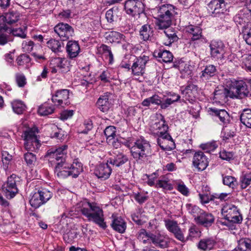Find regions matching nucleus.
<instances>
[{"label":"nucleus","mask_w":251,"mask_h":251,"mask_svg":"<svg viewBox=\"0 0 251 251\" xmlns=\"http://www.w3.org/2000/svg\"><path fill=\"white\" fill-rule=\"evenodd\" d=\"M40 196V195H38L37 192H35L33 194L29 200L30 204L32 207L37 208L39 207L42 204H44Z\"/></svg>","instance_id":"a18cd8bd"},{"label":"nucleus","mask_w":251,"mask_h":251,"mask_svg":"<svg viewBox=\"0 0 251 251\" xmlns=\"http://www.w3.org/2000/svg\"><path fill=\"white\" fill-rule=\"evenodd\" d=\"M106 38L110 43H119L125 41V36L124 35L114 31L107 33Z\"/></svg>","instance_id":"72a5a7b5"},{"label":"nucleus","mask_w":251,"mask_h":251,"mask_svg":"<svg viewBox=\"0 0 251 251\" xmlns=\"http://www.w3.org/2000/svg\"><path fill=\"white\" fill-rule=\"evenodd\" d=\"M156 188H161L166 190H172L173 189V185L170 183L169 179L165 176H162L158 179L156 184Z\"/></svg>","instance_id":"58836bf2"},{"label":"nucleus","mask_w":251,"mask_h":251,"mask_svg":"<svg viewBox=\"0 0 251 251\" xmlns=\"http://www.w3.org/2000/svg\"><path fill=\"white\" fill-rule=\"evenodd\" d=\"M34 47V43L30 40H26L23 42L22 48L24 51L30 52L32 50Z\"/></svg>","instance_id":"338daca9"},{"label":"nucleus","mask_w":251,"mask_h":251,"mask_svg":"<svg viewBox=\"0 0 251 251\" xmlns=\"http://www.w3.org/2000/svg\"><path fill=\"white\" fill-rule=\"evenodd\" d=\"M151 240L155 246L164 249L169 247L171 239L166 234L157 233L151 234Z\"/></svg>","instance_id":"dca6fc26"},{"label":"nucleus","mask_w":251,"mask_h":251,"mask_svg":"<svg viewBox=\"0 0 251 251\" xmlns=\"http://www.w3.org/2000/svg\"><path fill=\"white\" fill-rule=\"evenodd\" d=\"M251 20V11L247 9L240 10L233 17V21L237 25L244 27L246 24L249 23Z\"/></svg>","instance_id":"a211bd4d"},{"label":"nucleus","mask_w":251,"mask_h":251,"mask_svg":"<svg viewBox=\"0 0 251 251\" xmlns=\"http://www.w3.org/2000/svg\"><path fill=\"white\" fill-rule=\"evenodd\" d=\"M54 172L58 177L61 178L72 176L69 171V165L66 162L56 165Z\"/></svg>","instance_id":"bb28decb"},{"label":"nucleus","mask_w":251,"mask_h":251,"mask_svg":"<svg viewBox=\"0 0 251 251\" xmlns=\"http://www.w3.org/2000/svg\"><path fill=\"white\" fill-rule=\"evenodd\" d=\"M1 158L5 169L7 168L9 162L12 159V155H10L7 151H3L2 152Z\"/></svg>","instance_id":"e2e57ef3"},{"label":"nucleus","mask_w":251,"mask_h":251,"mask_svg":"<svg viewBox=\"0 0 251 251\" xmlns=\"http://www.w3.org/2000/svg\"><path fill=\"white\" fill-rule=\"evenodd\" d=\"M104 133L106 138L107 142L110 144L112 140L115 139L116 136V128L113 126H108L104 130Z\"/></svg>","instance_id":"37998d69"},{"label":"nucleus","mask_w":251,"mask_h":251,"mask_svg":"<svg viewBox=\"0 0 251 251\" xmlns=\"http://www.w3.org/2000/svg\"><path fill=\"white\" fill-rule=\"evenodd\" d=\"M66 49L68 56L71 59H73L77 57L80 50L78 42L73 40H70L68 42Z\"/></svg>","instance_id":"b1692460"},{"label":"nucleus","mask_w":251,"mask_h":251,"mask_svg":"<svg viewBox=\"0 0 251 251\" xmlns=\"http://www.w3.org/2000/svg\"><path fill=\"white\" fill-rule=\"evenodd\" d=\"M207 116L217 120H219L220 124L227 125L230 121V118L228 112L225 109H220L215 107L208 108L207 110Z\"/></svg>","instance_id":"1a4fd4ad"},{"label":"nucleus","mask_w":251,"mask_h":251,"mask_svg":"<svg viewBox=\"0 0 251 251\" xmlns=\"http://www.w3.org/2000/svg\"><path fill=\"white\" fill-rule=\"evenodd\" d=\"M157 144L163 150H171L175 146V143L169 134L157 136Z\"/></svg>","instance_id":"aec40b11"},{"label":"nucleus","mask_w":251,"mask_h":251,"mask_svg":"<svg viewBox=\"0 0 251 251\" xmlns=\"http://www.w3.org/2000/svg\"><path fill=\"white\" fill-rule=\"evenodd\" d=\"M68 146L63 145L57 148H51L47 152L46 156L50 161L57 165L65 163L67 157Z\"/></svg>","instance_id":"423d86ee"},{"label":"nucleus","mask_w":251,"mask_h":251,"mask_svg":"<svg viewBox=\"0 0 251 251\" xmlns=\"http://www.w3.org/2000/svg\"><path fill=\"white\" fill-rule=\"evenodd\" d=\"M69 90L62 89L57 91L55 94L52 95L51 100L56 105L63 106V105L69 104Z\"/></svg>","instance_id":"f3484780"},{"label":"nucleus","mask_w":251,"mask_h":251,"mask_svg":"<svg viewBox=\"0 0 251 251\" xmlns=\"http://www.w3.org/2000/svg\"><path fill=\"white\" fill-rule=\"evenodd\" d=\"M171 232L174 235L175 238L177 240L182 242L184 241V236L183 232L179 226L173 230Z\"/></svg>","instance_id":"0e129e2a"},{"label":"nucleus","mask_w":251,"mask_h":251,"mask_svg":"<svg viewBox=\"0 0 251 251\" xmlns=\"http://www.w3.org/2000/svg\"><path fill=\"white\" fill-rule=\"evenodd\" d=\"M226 4L225 0H212L207 4L208 12L212 16H219L226 11Z\"/></svg>","instance_id":"9b49d317"},{"label":"nucleus","mask_w":251,"mask_h":251,"mask_svg":"<svg viewBox=\"0 0 251 251\" xmlns=\"http://www.w3.org/2000/svg\"><path fill=\"white\" fill-rule=\"evenodd\" d=\"M222 214L226 221L234 223H240L243 220L239 209L232 204H225L222 209Z\"/></svg>","instance_id":"0eeeda50"},{"label":"nucleus","mask_w":251,"mask_h":251,"mask_svg":"<svg viewBox=\"0 0 251 251\" xmlns=\"http://www.w3.org/2000/svg\"><path fill=\"white\" fill-rule=\"evenodd\" d=\"M15 79L18 86L20 87H24L26 83V78L23 74H16Z\"/></svg>","instance_id":"13d9d810"},{"label":"nucleus","mask_w":251,"mask_h":251,"mask_svg":"<svg viewBox=\"0 0 251 251\" xmlns=\"http://www.w3.org/2000/svg\"><path fill=\"white\" fill-rule=\"evenodd\" d=\"M151 233H148L145 229H140L137 234L138 239L146 244L149 240H151Z\"/></svg>","instance_id":"8fccbe9b"},{"label":"nucleus","mask_w":251,"mask_h":251,"mask_svg":"<svg viewBox=\"0 0 251 251\" xmlns=\"http://www.w3.org/2000/svg\"><path fill=\"white\" fill-rule=\"evenodd\" d=\"M233 250L251 251V240L248 238L240 239L238 242V246Z\"/></svg>","instance_id":"e433bc0d"},{"label":"nucleus","mask_w":251,"mask_h":251,"mask_svg":"<svg viewBox=\"0 0 251 251\" xmlns=\"http://www.w3.org/2000/svg\"><path fill=\"white\" fill-rule=\"evenodd\" d=\"M236 179L234 177L230 176H223V183L230 187L233 188L235 186Z\"/></svg>","instance_id":"bf43d9fd"},{"label":"nucleus","mask_w":251,"mask_h":251,"mask_svg":"<svg viewBox=\"0 0 251 251\" xmlns=\"http://www.w3.org/2000/svg\"><path fill=\"white\" fill-rule=\"evenodd\" d=\"M8 30L5 25L0 24V45H4L12 39L7 31Z\"/></svg>","instance_id":"c9c22d12"},{"label":"nucleus","mask_w":251,"mask_h":251,"mask_svg":"<svg viewBox=\"0 0 251 251\" xmlns=\"http://www.w3.org/2000/svg\"><path fill=\"white\" fill-rule=\"evenodd\" d=\"M20 16V14L17 10H11L4 14L2 19L5 23L12 25L19 21Z\"/></svg>","instance_id":"c756f323"},{"label":"nucleus","mask_w":251,"mask_h":251,"mask_svg":"<svg viewBox=\"0 0 251 251\" xmlns=\"http://www.w3.org/2000/svg\"><path fill=\"white\" fill-rule=\"evenodd\" d=\"M156 116L157 119L151 127L152 133L157 136L169 134L167 132L168 126L165 120L164 117L161 114H156Z\"/></svg>","instance_id":"f8f14e48"},{"label":"nucleus","mask_w":251,"mask_h":251,"mask_svg":"<svg viewBox=\"0 0 251 251\" xmlns=\"http://www.w3.org/2000/svg\"><path fill=\"white\" fill-rule=\"evenodd\" d=\"M218 147L216 141H213L205 144V152L211 153Z\"/></svg>","instance_id":"69168bd1"},{"label":"nucleus","mask_w":251,"mask_h":251,"mask_svg":"<svg viewBox=\"0 0 251 251\" xmlns=\"http://www.w3.org/2000/svg\"><path fill=\"white\" fill-rule=\"evenodd\" d=\"M52 61L62 73L67 72L70 70V61L67 58L57 57L53 59Z\"/></svg>","instance_id":"cd10ccee"},{"label":"nucleus","mask_w":251,"mask_h":251,"mask_svg":"<svg viewBox=\"0 0 251 251\" xmlns=\"http://www.w3.org/2000/svg\"><path fill=\"white\" fill-rule=\"evenodd\" d=\"M192 164L198 171L204 170V153L199 151H196L193 158Z\"/></svg>","instance_id":"a878e982"},{"label":"nucleus","mask_w":251,"mask_h":251,"mask_svg":"<svg viewBox=\"0 0 251 251\" xmlns=\"http://www.w3.org/2000/svg\"><path fill=\"white\" fill-rule=\"evenodd\" d=\"M37 193L40 195V197L44 204L46 203L52 196V193L46 189L38 190Z\"/></svg>","instance_id":"09e8293b"},{"label":"nucleus","mask_w":251,"mask_h":251,"mask_svg":"<svg viewBox=\"0 0 251 251\" xmlns=\"http://www.w3.org/2000/svg\"><path fill=\"white\" fill-rule=\"evenodd\" d=\"M125 9L127 14L135 16L143 13L145 7L140 0H127L125 3Z\"/></svg>","instance_id":"9d476101"},{"label":"nucleus","mask_w":251,"mask_h":251,"mask_svg":"<svg viewBox=\"0 0 251 251\" xmlns=\"http://www.w3.org/2000/svg\"><path fill=\"white\" fill-rule=\"evenodd\" d=\"M128 139L125 142V145L130 150L131 155L137 162H147L151 156V149L149 141L141 137L132 142Z\"/></svg>","instance_id":"f257e3e1"},{"label":"nucleus","mask_w":251,"mask_h":251,"mask_svg":"<svg viewBox=\"0 0 251 251\" xmlns=\"http://www.w3.org/2000/svg\"><path fill=\"white\" fill-rule=\"evenodd\" d=\"M181 91L182 95V100L184 101L187 100L192 103L196 97L198 87L193 84H190L187 85L184 89H182V88H181Z\"/></svg>","instance_id":"6ab92c4d"},{"label":"nucleus","mask_w":251,"mask_h":251,"mask_svg":"<svg viewBox=\"0 0 251 251\" xmlns=\"http://www.w3.org/2000/svg\"><path fill=\"white\" fill-rule=\"evenodd\" d=\"M149 60V57L145 55L136 58L131 67L132 74L135 76L143 75L145 72L146 64Z\"/></svg>","instance_id":"4468645a"},{"label":"nucleus","mask_w":251,"mask_h":251,"mask_svg":"<svg viewBox=\"0 0 251 251\" xmlns=\"http://www.w3.org/2000/svg\"><path fill=\"white\" fill-rule=\"evenodd\" d=\"M151 104L160 105V97L157 95H154L151 97L145 99L142 102V104L144 106H149Z\"/></svg>","instance_id":"c03bdc74"},{"label":"nucleus","mask_w":251,"mask_h":251,"mask_svg":"<svg viewBox=\"0 0 251 251\" xmlns=\"http://www.w3.org/2000/svg\"><path fill=\"white\" fill-rule=\"evenodd\" d=\"M24 159L27 165L29 166L34 165L36 160L35 155L31 152H26L24 154Z\"/></svg>","instance_id":"6e6d98bb"},{"label":"nucleus","mask_w":251,"mask_h":251,"mask_svg":"<svg viewBox=\"0 0 251 251\" xmlns=\"http://www.w3.org/2000/svg\"><path fill=\"white\" fill-rule=\"evenodd\" d=\"M164 33L167 37L168 38V40H169L168 43H164L165 45L169 46L171 45L172 43L177 41L178 37L176 35V33H175L173 31H171L170 29L165 30Z\"/></svg>","instance_id":"3c124183"},{"label":"nucleus","mask_w":251,"mask_h":251,"mask_svg":"<svg viewBox=\"0 0 251 251\" xmlns=\"http://www.w3.org/2000/svg\"><path fill=\"white\" fill-rule=\"evenodd\" d=\"M54 31L63 41L67 40L75 34L74 28L69 24L63 23L56 25Z\"/></svg>","instance_id":"ddd939ff"},{"label":"nucleus","mask_w":251,"mask_h":251,"mask_svg":"<svg viewBox=\"0 0 251 251\" xmlns=\"http://www.w3.org/2000/svg\"><path fill=\"white\" fill-rule=\"evenodd\" d=\"M97 53L104 55L106 59L108 60L109 64H113L114 62L113 55L108 46L104 44L101 45L97 48Z\"/></svg>","instance_id":"c85d7f7f"},{"label":"nucleus","mask_w":251,"mask_h":251,"mask_svg":"<svg viewBox=\"0 0 251 251\" xmlns=\"http://www.w3.org/2000/svg\"><path fill=\"white\" fill-rule=\"evenodd\" d=\"M228 88L215 90L214 92L213 100L216 102L225 101L227 97H229Z\"/></svg>","instance_id":"473e14b6"},{"label":"nucleus","mask_w":251,"mask_h":251,"mask_svg":"<svg viewBox=\"0 0 251 251\" xmlns=\"http://www.w3.org/2000/svg\"><path fill=\"white\" fill-rule=\"evenodd\" d=\"M241 123L249 128H251V109H245L240 115Z\"/></svg>","instance_id":"a19ab883"},{"label":"nucleus","mask_w":251,"mask_h":251,"mask_svg":"<svg viewBox=\"0 0 251 251\" xmlns=\"http://www.w3.org/2000/svg\"><path fill=\"white\" fill-rule=\"evenodd\" d=\"M80 211L88 221L93 222L103 229L107 227L103 211L97 203L85 201L82 205Z\"/></svg>","instance_id":"f03ea898"},{"label":"nucleus","mask_w":251,"mask_h":251,"mask_svg":"<svg viewBox=\"0 0 251 251\" xmlns=\"http://www.w3.org/2000/svg\"><path fill=\"white\" fill-rule=\"evenodd\" d=\"M108 163L107 162L105 164H100L96 167L94 174L98 178L103 180L109 178L111 175L112 169Z\"/></svg>","instance_id":"412c9836"},{"label":"nucleus","mask_w":251,"mask_h":251,"mask_svg":"<svg viewBox=\"0 0 251 251\" xmlns=\"http://www.w3.org/2000/svg\"><path fill=\"white\" fill-rule=\"evenodd\" d=\"M111 217L112 221L111 225L112 228L120 233L125 232L126 228V224L124 220L121 217H117L114 214Z\"/></svg>","instance_id":"393cba45"},{"label":"nucleus","mask_w":251,"mask_h":251,"mask_svg":"<svg viewBox=\"0 0 251 251\" xmlns=\"http://www.w3.org/2000/svg\"><path fill=\"white\" fill-rule=\"evenodd\" d=\"M241 187L246 189L251 184V173L243 174L240 177Z\"/></svg>","instance_id":"de8ad7c7"},{"label":"nucleus","mask_w":251,"mask_h":251,"mask_svg":"<svg viewBox=\"0 0 251 251\" xmlns=\"http://www.w3.org/2000/svg\"><path fill=\"white\" fill-rule=\"evenodd\" d=\"M13 111L17 114H21L25 110L26 106L20 100H14L11 102Z\"/></svg>","instance_id":"79ce46f5"},{"label":"nucleus","mask_w":251,"mask_h":251,"mask_svg":"<svg viewBox=\"0 0 251 251\" xmlns=\"http://www.w3.org/2000/svg\"><path fill=\"white\" fill-rule=\"evenodd\" d=\"M209 48L211 57L215 59L223 58L225 52V46L222 41L212 40L210 43Z\"/></svg>","instance_id":"2eb2a0df"},{"label":"nucleus","mask_w":251,"mask_h":251,"mask_svg":"<svg viewBox=\"0 0 251 251\" xmlns=\"http://www.w3.org/2000/svg\"><path fill=\"white\" fill-rule=\"evenodd\" d=\"M128 161V158L126 155L119 153L116 156L109 158L108 163L117 167H121Z\"/></svg>","instance_id":"7c9ffc66"},{"label":"nucleus","mask_w":251,"mask_h":251,"mask_svg":"<svg viewBox=\"0 0 251 251\" xmlns=\"http://www.w3.org/2000/svg\"><path fill=\"white\" fill-rule=\"evenodd\" d=\"M229 97L243 98L249 95V91L246 82L243 80L231 81L228 86Z\"/></svg>","instance_id":"39448f33"},{"label":"nucleus","mask_w":251,"mask_h":251,"mask_svg":"<svg viewBox=\"0 0 251 251\" xmlns=\"http://www.w3.org/2000/svg\"><path fill=\"white\" fill-rule=\"evenodd\" d=\"M26 27H25L24 29L22 28H13L10 30V33L15 36L19 37L21 38H25L26 34L25 32Z\"/></svg>","instance_id":"4d7b16f0"},{"label":"nucleus","mask_w":251,"mask_h":251,"mask_svg":"<svg viewBox=\"0 0 251 251\" xmlns=\"http://www.w3.org/2000/svg\"><path fill=\"white\" fill-rule=\"evenodd\" d=\"M110 96L109 93H104L100 97L97 101V107L102 112H107L111 106V102L109 100Z\"/></svg>","instance_id":"5701e85b"},{"label":"nucleus","mask_w":251,"mask_h":251,"mask_svg":"<svg viewBox=\"0 0 251 251\" xmlns=\"http://www.w3.org/2000/svg\"><path fill=\"white\" fill-rule=\"evenodd\" d=\"M164 223L166 228L170 232L178 226L177 222L174 220L167 219L164 221Z\"/></svg>","instance_id":"052dcab7"},{"label":"nucleus","mask_w":251,"mask_h":251,"mask_svg":"<svg viewBox=\"0 0 251 251\" xmlns=\"http://www.w3.org/2000/svg\"><path fill=\"white\" fill-rule=\"evenodd\" d=\"M177 190L185 196L189 195V191L184 183L181 182L177 184Z\"/></svg>","instance_id":"774afa93"},{"label":"nucleus","mask_w":251,"mask_h":251,"mask_svg":"<svg viewBox=\"0 0 251 251\" xmlns=\"http://www.w3.org/2000/svg\"><path fill=\"white\" fill-rule=\"evenodd\" d=\"M175 7L172 4H163L156 8V19L159 29H167L172 24L175 15Z\"/></svg>","instance_id":"7ed1b4c3"},{"label":"nucleus","mask_w":251,"mask_h":251,"mask_svg":"<svg viewBox=\"0 0 251 251\" xmlns=\"http://www.w3.org/2000/svg\"><path fill=\"white\" fill-rule=\"evenodd\" d=\"M30 61V58L25 54L19 55L16 59L17 63L19 66L27 65L29 63Z\"/></svg>","instance_id":"5fc2aeb1"},{"label":"nucleus","mask_w":251,"mask_h":251,"mask_svg":"<svg viewBox=\"0 0 251 251\" xmlns=\"http://www.w3.org/2000/svg\"><path fill=\"white\" fill-rule=\"evenodd\" d=\"M54 108L51 106L44 104L40 106L38 110V113L41 116H47L54 112Z\"/></svg>","instance_id":"49530a36"},{"label":"nucleus","mask_w":251,"mask_h":251,"mask_svg":"<svg viewBox=\"0 0 251 251\" xmlns=\"http://www.w3.org/2000/svg\"><path fill=\"white\" fill-rule=\"evenodd\" d=\"M140 35L144 41L149 40L153 35V30L151 25L148 24L142 25L140 28Z\"/></svg>","instance_id":"4c0bfd02"},{"label":"nucleus","mask_w":251,"mask_h":251,"mask_svg":"<svg viewBox=\"0 0 251 251\" xmlns=\"http://www.w3.org/2000/svg\"><path fill=\"white\" fill-rule=\"evenodd\" d=\"M153 56L158 58L159 61L165 63L171 62L173 60V54L169 50L160 48L155 50L153 52Z\"/></svg>","instance_id":"4be33fe9"},{"label":"nucleus","mask_w":251,"mask_h":251,"mask_svg":"<svg viewBox=\"0 0 251 251\" xmlns=\"http://www.w3.org/2000/svg\"><path fill=\"white\" fill-rule=\"evenodd\" d=\"M77 233L76 231H69L64 234V240L68 243H71L72 241L77 237Z\"/></svg>","instance_id":"680f3d73"},{"label":"nucleus","mask_w":251,"mask_h":251,"mask_svg":"<svg viewBox=\"0 0 251 251\" xmlns=\"http://www.w3.org/2000/svg\"><path fill=\"white\" fill-rule=\"evenodd\" d=\"M185 31L192 35L191 39L193 41L198 40L202 36V29L198 26L188 25L185 27Z\"/></svg>","instance_id":"2f4dec72"},{"label":"nucleus","mask_w":251,"mask_h":251,"mask_svg":"<svg viewBox=\"0 0 251 251\" xmlns=\"http://www.w3.org/2000/svg\"><path fill=\"white\" fill-rule=\"evenodd\" d=\"M38 131L35 128H29L24 131L22 137L25 141L24 146L28 151H36L38 150L41 144L37 138Z\"/></svg>","instance_id":"20e7f679"},{"label":"nucleus","mask_w":251,"mask_h":251,"mask_svg":"<svg viewBox=\"0 0 251 251\" xmlns=\"http://www.w3.org/2000/svg\"><path fill=\"white\" fill-rule=\"evenodd\" d=\"M242 67L246 71L251 72V54H246L242 56Z\"/></svg>","instance_id":"864d4df0"},{"label":"nucleus","mask_w":251,"mask_h":251,"mask_svg":"<svg viewBox=\"0 0 251 251\" xmlns=\"http://www.w3.org/2000/svg\"><path fill=\"white\" fill-rule=\"evenodd\" d=\"M19 178L15 174H12L7 178V181L2 186V190L8 199H12L18 193L17 182Z\"/></svg>","instance_id":"6e6552de"},{"label":"nucleus","mask_w":251,"mask_h":251,"mask_svg":"<svg viewBox=\"0 0 251 251\" xmlns=\"http://www.w3.org/2000/svg\"><path fill=\"white\" fill-rule=\"evenodd\" d=\"M47 46L54 53L62 52L64 48V44L62 42L51 39L47 42Z\"/></svg>","instance_id":"f704fd0d"},{"label":"nucleus","mask_w":251,"mask_h":251,"mask_svg":"<svg viewBox=\"0 0 251 251\" xmlns=\"http://www.w3.org/2000/svg\"><path fill=\"white\" fill-rule=\"evenodd\" d=\"M142 211L141 209H139L136 213L131 215L132 220L138 225H142L145 223L142 219Z\"/></svg>","instance_id":"603ef678"},{"label":"nucleus","mask_w":251,"mask_h":251,"mask_svg":"<svg viewBox=\"0 0 251 251\" xmlns=\"http://www.w3.org/2000/svg\"><path fill=\"white\" fill-rule=\"evenodd\" d=\"M82 170V164L77 159L74 160L73 164L69 165V171L73 177H77Z\"/></svg>","instance_id":"ea45409f"}]
</instances>
